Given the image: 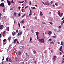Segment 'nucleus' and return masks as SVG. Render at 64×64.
<instances>
[{"mask_svg": "<svg viewBox=\"0 0 64 64\" xmlns=\"http://www.w3.org/2000/svg\"><path fill=\"white\" fill-rule=\"evenodd\" d=\"M24 64H27V62L26 61H24Z\"/></svg>", "mask_w": 64, "mask_h": 64, "instance_id": "a211bd4d", "label": "nucleus"}, {"mask_svg": "<svg viewBox=\"0 0 64 64\" xmlns=\"http://www.w3.org/2000/svg\"><path fill=\"white\" fill-rule=\"evenodd\" d=\"M42 3L43 4H44V5H46V4H45V3H44V2H42Z\"/></svg>", "mask_w": 64, "mask_h": 64, "instance_id": "603ef678", "label": "nucleus"}, {"mask_svg": "<svg viewBox=\"0 0 64 64\" xmlns=\"http://www.w3.org/2000/svg\"><path fill=\"white\" fill-rule=\"evenodd\" d=\"M63 15V14L62 13H61L60 14V17H62V16Z\"/></svg>", "mask_w": 64, "mask_h": 64, "instance_id": "4468645a", "label": "nucleus"}, {"mask_svg": "<svg viewBox=\"0 0 64 64\" xmlns=\"http://www.w3.org/2000/svg\"><path fill=\"white\" fill-rule=\"evenodd\" d=\"M22 33L23 32H22V31H20V34L22 35Z\"/></svg>", "mask_w": 64, "mask_h": 64, "instance_id": "aec40b11", "label": "nucleus"}, {"mask_svg": "<svg viewBox=\"0 0 64 64\" xmlns=\"http://www.w3.org/2000/svg\"><path fill=\"white\" fill-rule=\"evenodd\" d=\"M6 60L7 61H8L9 60V58H6Z\"/></svg>", "mask_w": 64, "mask_h": 64, "instance_id": "72a5a7b5", "label": "nucleus"}, {"mask_svg": "<svg viewBox=\"0 0 64 64\" xmlns=\"http://www.w3.org/2000/svg\"><path fill=\"white\" fill-rule=\"evenodd\" d=\"M34 54H36V51H35V50H34Z\"/></svg>", "mask_w": 64, "mask_h": 64, "instance_id": "c9c22d12", "label": "nucleus"}, {"mask_svg": "<svg viewBox=\"0 0 64 64\" xmlns=\"http://www.w3.org/2000/svg\"><path fill=\"white\" fill-rule=\"evenodd\" d=\"M56 58H57V56H54L53 58L54 60L56 61Z\"/></svg>", "mask_w": 64, "mask_h": 64, "instance_id": "0eeeda50", "label": "nucleus"}, {"mask_svg": "<svg viewBox=\"0 0 64 64\" xmlns=\"http://www.w3.org/2000/svg\"><path fill=\"white\" fill-rule=\"evenodd\" d=\"M58 12V15L59 16H60V11H59Z\"/></svg>", "mask_w": 64, "mask_h": 64, "instance_id": "2eb2a0df", "label": "nucleus"}, {"mask_svg": "<svg viewBox=\"0 0 64 64\" xmlns=\"http://www.w3.org/2000/svg\"><path fill=\"white\" fill-rule=\"evenodd\" d=\"M18 25H19V28L20 27V23H18Z\"/></svg>", "mask_w": 64, "mask_h": 64, "instance_id": "5fc2aeb1", "label": "nucleus"}, {"mask_svg": "<svg viewBox=\"0 0 64 64\" xmlns=\"http://www.w3.org/2000/svg\"><path fill=\"white\" fill-rule=\"evenodd\" d=\"M50 3L51 4H52L53 3V2L52 1L50 2Z\"/></svg>", "mask_w": 64, "mask_h": 64, "instance_id": "69168bd1", "label": "nucleus"}, {"mask_svg": "<svg viewBox=\"0 0 64 64\" xmlns=\"http://www.w3.org/2000/svg\"><path fill=\"white\" fill-rule=\"evenodd\" d=\"M22 12H25V10L24 9H22Z\"/></svg>", "mask_w": 64, "mask_h": 64, "instance_id": "ddd939ff", "label": "nucleus"}, {"mask_svg": "<svg viewBox=\"0 0 64 64\" xmlns=\"http://www.w3.org/2000/svg\"><path fill=\"white\" fill-rule=\"evenodd\" d=\"M51 40H52V39L51 38H50L49 40L48 41H51Z\"/></svg>", "mask_w": 64, "mask_h": 64, "instance_id": "37998d69", "label": "nucleus"}, {"mask_svg": "<svg viewBox=\"0 0 64 64\" xmlns=\"http://www.w3.org/2000/svg\"><path fill=\"white\" fill-rule=\"evenodd\" d=\"M16 54L17 55V56H18L19 55V53H18L17 52H16Z\"/></svg>", "mask_w": 64, "mask_h": 64, "instance_id": "5701e85b", "label": "nucleus"}, {"mask_svg": "<svg viewBox=\"0 0 64 64\" xmlns=\"http://www.w3.org/2000/svg\"><path fill=\"white\" fill-rule=\"evenodd\" d=\"M3 35L4 37H5V34H3Z\"/></svg>", "mask_w": 64, "mask_h": 64, "instance_id": "393cba45", "label": "nucleus"}, {"mask_svg": "<svg viewBox=\"0 0 64 64\" xmlns=\"http://www.w3.org/2000/svg\"><path fill=\"white\" fill-rule=\"evenodd\" d=\"M45 3L46 4V5H49L50 4L48 2H46Z\"/></svg>", "mask_w": 64, "mask_h": 64, "instance_id": "9d476101", "label": "nucleus"}, {"mask_svg": "<svg viewBox=\"0 0 64 64\" xmlns=\"http://www.w3.org/2000/svg\"><path fill=\"white\" fill-rule=\"evenodd\" d=\"M21 14L20 13L18 14V15L19 16H20Z\"/></svg>", "mask_w": 64, "mask_h": 64, "instance_id": "de8ad7c7", "label": "nucleus"}, {"mask_svg": "<svg viewBox=\"0 0 64 64\" xmlns=\"http://www.w3.org/2000/svg\"><path fill=\"white\" fill-rule=\"evenodd\" d=\"M61 44L60 45H63V42H61Z\"/></svg>", "mask_w": 64, "mask_h": 64, "instance_id": "cd10ccee", "label": "nucleus"}, {"mask_svg": "<svg viewBox=\"0 0 64 64\" xmlns=\"http://www.w3.org/2000/svg\"><path fill=\"white\" fill-rule=\"evenodd\" d=\"M4 26V25H1V24H0V29H3Z\"/></svg>", "mask_w": 64, "mask_h": 64, "instance_id": "39448f33", "label": "nucleus"}, {"mask_svg": "<svg viewBox=\"0 0 64 64\" xmlns=\"http://www.w3.org/2000/svg\"><path fill=\"white\" fill-rule=\"evenodd\" d=\"M42 24H46V23H45V22L44 23L43 22H42Z\"/></svg>", "mask_w": 64, "mask_h": 64, "instance_id": "4c0bfd02", "label": "nucleus"}, {"mask_svg": "<svg viewBox=\"0 0 64 64\" xmlns=\"http://www.w3.org/2000/svg\"><path fill=\"white\" fill-rule=\"evenodd\" d=\"M31 32H32V33H33V30H31Z\"/></svg>", "mask_w": 64, "mask_h": 64, "instance_id": "774afa93", "label": "nucleus"}, {"mask_svg": "<svg viewBox=\"0 0 64 64\" xmlns=\"http://www.w3.org/2000/svg\"><path fill=\"white\" fill-rule=\"evenodd\" d=\"M24 1H23L22 2H19V3H24Z\"/></svg>", "mask_w": 64, "mask_h": 64, "instance_id": "412c9836", "label": "nucleus"}, {"mask_svg": "<svg viewBox=\"0 0 64 64\" xmlns=\"http://www.w3.org/2000/svg\"><path fill=\"white\" fill-rule=\"evenodd\" d=\"M11 2H12V3H14V2H13V0H12V1Z\"/></svg>", "mask_w": 64, "mask_h": 64, "instance_id": "13d9d810", "label": "nucleus"}, {"mask_svg": "<svg viewBox=\"0 0 64 64\" xmlns=\"http://www.w3.org/2000/svg\"><path fill=\"white\" fill-rule=\"evenodd\" d=\"M20 8H21V7L20 6H18V9L19 10H20Z\"/></svg>", "mask_w": 64, "mask_h": 64, "instance_id": "3c124183", "label": "nucleus"}, {"mask_svg": "<svg viewBox=\"0 0 64 64\" xmlns=\"http://www.w3.org/2000/svg\"><path fill=\"white\" fill-rule=\"evenodd\" d=\"M24 22L23 20H22V23H24Z\"/></svg>", "mask_w": 64, "mask_h": 64, "instance_id": "4d7b16f0", "label": "nucleus"}, {"mask_svg": "<svg viewBox=\"0 0 64 64\" xmlns=\"http://www.w3.org/2000/svg\"><path fill=\"white\" fill-rule=\"evenodd\" d=\"M18 36H19L20 35V32H19L18 34Z\"/></svg>", "mask_w": 64, "mask_h": 64, "instance_id": "473e14b6", "label": "nucleus"}, {"mask_svg": "<svg viewBox=\"0 0 64 64\" xmlns=\"http://www.w3.org/2000/svg\"><path fill=\"white\" fill-rule=\"evenodd\" d=\"M45 39V37H44V38H42V39H40L38 40L40 43H44V42H45V41H44V39Z\"/></svg>", "mask_w": 64, "mask_h": 64, "instance_id": "f257e3e1", "label": "nucleus"}, {"mask_svg": "<svg viewBox=\"0 0 64 64\" xmlns=\"http://www.w3.org/2000/svg\"><path fill=\"white\" fill-rule=\"evenodd\" d=\"M5 30H4V32L3 34H5Z\"/></svg>", "mask_w": 64, "mask_h": 64, "instance_id": "864d4df0", "label": "nucleus"}, {"mask_svg": "<svg viewBox=\"0 0 64 64\" xmlns=\"http://www.w3.org/2000/svg\"><path fill=\"white\" fill-rule=\"evenodd\" d=\"M30 13H32V11L31 10H30Z\"/></svg>", "mask_w": 64, "mask_h": 64, "instance_id": "6e6d98bb", "label": "nucleus"}, {"mask_svg": "<svg viewBox=\"0 0 64 64\" xmlns=\"http://www.w3.org/2000/svg\"><path fill=\"white\" fill-rule=\"evenodd\" d=\"M49 23L50 24H51V25H52L53 24V23H52L51 22H50Z\"/></svg>", "mask_w": 64, "mask_h": 64, "instance_id": "c85d7f7f", "label": "nucleus"}, {"mask_svg": "<svg viewBox=\"0 0 64 64\" xmlns=\"http://www.w3.org/2000/svg\"><path fill=\"white\" fill-rule=\"evenodd\" d=\"M14 16L15 17L16 16V12H14Z\"/></svg>", "mask_w": 64, "mask_h": 64, "instance_id": "c756f323", "label": "nucleus"}, {"mask_svg": "<svg viewBox=\"0 0 64 64\" xmlns=\"http://www.w3.org/2000/svg\"><path fill=\"white\" fill-rule=\"evenodd\" d=\"M21 54V52L20 51H18V54H19V55H20Z\"/></svg>", "mask_w": 64, "mask_h": 64, "instance_id": "f3484780", "label": "nucleus"}, {"mask_svg": "<svg viewBox=\"0 0 64 64\" xmlns=\"http://www.w3.org/2000/svg\"><path fill=\"white\" fill-rule=\"evenodd\" d=\"M8 5H11V2L8 1Z\"/></svg>", "mask_w": 64, "mask_h": 64, "instance_id": "6e6552de", "label": "nucleus"}, {"mask_svg": "<svg viewBox=\"0 0 64 64\" xmlns=\"http://www.w3.org/2000/svg\"><path fill=\"white\" fill-rule=\"evenodd\" d=\"M40 16H42L43 15V14H42V12H41L40 13Z\"/></svg>", "mask_w": 64, "mask_h": 64, "instance_id": "6ab92c4d", "label": "nucleus"}, {"mask_svg": "<svg viewBox=\"0 0 64 64\" xmlns=\"http://www.w3.org/2000/svg\"><path fill=\"white\" fill-rule=\"evenodd\" d=\"M0 6L2 7H4V3L3 2L1 3L0 4Z\"/></svg>", "mask_w": 64, "mask_h": 64, "instance_id": "20e7f679", "label": "nucleus"}, {"mask_svg": "<svg viewBox=\"0 0 64 64\" xmlns=\"http://www.w3.org/2000/svg\"><path fill=\"white\" fill-rule=\"evenodd\" d=\"M8 31H9V27H8Z\"/></svg>", "mask_w": 64, "mask_h": 64, "instance_id": "bb28decb", "label": "nucleus"}, {"mask_svg": "<svg viewBox=\"0 0 64 64\" xmlns=\"http://www.w3.org/2000/svg\"><path fill=\"white\" fill-rule=\"evenodd\" d=\"M62 27L61 26H59L58 27V28H60H60H61Z\"/></svg>", "mask_w": 64, "mask_h": 64, "instance_id": "a19ab883", "label": "nucleus"}, {"mask_svg": "<svg viewBox=\"0 0 64 64\" xmlns=\"http://www.w3.org/2000/svg\"><path fill=\"white\" fill-rule=\"evenodd\" d=\"M32 15V13H30L29 14V16H31Z\"/></svg>", "mask_w": 64, "mask_h": 64, "instance_id": "49530a36", "label": "nucleus"}, {"mask_svg": "<svg viewBox=\"0 0 64 64\" xmlns=\"http://www.w3.org/2000/svg\"><path fill=\"white\" fill-rule=\"evenodd\" d=\"M25 15H26V14H24L22 16V18H23V17Z\"/></svg>", "mask_w": 64, "mask_h": 64, "instance_id": "a878e982", "label": "nucleus"}, {"mask_svg": "<svg viewBox=\"0 0 64 64\" xmlns=\"http://www.w3.org/2000/svg\"><path fill=\"white\" fill-rule=\"evenodd\" d=\"M36 38L38 40H39V38H38V36H37Z\"/></svg>", "mask_w": 64, "mask_h": 64, "instance_id": "a18cd8bd", "label": "nucleus"}, {"mask_svg": "<svg viewBox=\"0 0 64 64\" xmlns=\"http://www.w3.org/2000/svg\"><path fill=\"white\" fill-rule=\"evenodd\" d=\"M6 40L5 39L3 41L4 42H6Z\"/></svg>", "mask_w": 64, "mask_h": 64, "instance_id": "e433bc0d", "label": "nucleus"}, {"mask_svg": "<svg viewBox=\"0 0 64 64\" xmlns=\"http://www.w3.org/2000/svg\"><path fill=\"white\" fill-rule=\"evenodd\" d=\"M31 8H32V9H36V8H35V7H34L33 8H32V7Z\"/></svg>", "mask_w": 64, "mask_h": 64, "instance_id": "b1692460", "label": "nucleus"}, {"mask_svg": "<svg viewBox=\"0 0 64 64\" xmlns=\"http://www.w3.org/2000/svg\"><path fill=\"white\" fill-rule=\"evenodd\" d=\"M5 11V8H4L3 9V12H4Z\"/></svg>", "mask_w": 64, "mask_h": 64, "instance_id": "4be33fe9", "label": "nucleus"}, {"mask_svg": "<svg viewBox=\"0 0 64 64\" xmlns=\"http://www.w3.org/2000/svg\"><path fill=\"white\" fill-rule=\"evenodd\" d=\"M8 39L9 42H10V41L11 40V36H10V38H8Z\"/></svg>", "mask_w": 64, "mask_h": 64, "instance_id": "1a4fd4ad", "label": "nucleus"}, {"mask_svg": "<svg viewBox=\"0 0 64 64\" xmlns=\"http://www.w3.org/2000/svg\"><path fill=\"white\" fill-rule=\"evenodd\" d=\"M60 55H62V52H60Z\"/></svg>", "mask_w": 64, "mask_h": 64, "instance_id": "680f3d73", "label": "nucleus"}, {"mask_svg": "<svg viewBox=\"0 0 64 64\" xmlns=\"http://www.w3.org/2000/svg\"><path fill=\"white\" fill-rule=\"evenodd\" d=\"M19 48L20 50H23V49H24V47L23 46H20L19 47Z\"/></svg>", "mask_w": 64, "mask_h": 64, "instance_id": "f03ea898", "label": "nucleus"}, {"mask_svg": "<svg viewBox=\"0 0 64 64\" xmlns=\"http://www.w3.org/2000/svg\"><path fill=\"white\" fill-rule=\"evenodd\" d=\"M12 34L13 35V36H15V35H16V32H12Z\"/></svg>", "mask_w": 64, "mask_h": 64, "instance_id": "423d86ee", "label": "nucleus"}, {"mask_svg": "<svg viewBox=\"0 0 64 64\" xmlns=\"http://www.w3.org/2000/svg\"><path fill=\"white\" fill-rule=\"evenodd\" d=\"M9 61H10V62H12V60L10 58L9 59Z\"/></svg>", "mask_w": 64, "mask_h": 64, "instance_id": "dca6fc26", "label": "nucleus"}, {"mask_svg": "<svg viewBox=\"0 0 64 64\" xmlns=\"http://www.w3.org/2000/svg\"><path fill=\"white\" fill-rule=\"evenodd\" d=\"M61 24L62 25V26H64V25H63V24L62 22L61 23Z\"/></svg>", "mask_w": 64, "mask_h": 64, "instance_id": "ea45409f", "label": "nucleus"}, {"mask_svg": "<svg viewBox=\"0 0 64 64\" xmlns=\"http://www.w3.org/2000/svg\"><path fill=\"white\" fill-rule=\"evenodd\" d=\"M30 61L31 63H34V60L33 59H31L30 60Z\"/></svg>", "mask_w": 64, "mask_h": 64, "instance_id": "7ed1b4c3", "label": "nucleus"}, {"mask_svg": "<svg viewBox=\"0 0 64 64\" xmlns=\"http://www.w3.org/2000/svg\"><path fill=\"white\" fill-rule=\"evenodd\" d=\"M36 35L37 36H38V34H39V32H36Z\"/></svg>", "mask_w": 64, "mask_h": 64, "instance_id": "9b49d317", "label": "nucleus"}, {"mask_svg": "<svg viewBox=\"0 0 64 64\" xmlns=\"http://www.w3.org/2000/svg\"><path fill=\"white\" fill-rule=\"evenodd\" d=\"M50 44H54V43L52 42H51L50 43Z\"/></svg>", "mask_w": 64, "mask_h": 64, "instance_id": "c03bdc74", "label": "nucleus"}, {"mask_svg": "<svg viewBox=\"0 0 64 64\" xmlns=\"http://www.w3.org/2000/svg\"><path fill=\"white\" fill-rule=\"evenodd\" d=\"M55 5H56V6H58V4H57L56 3L55 4Z\"/></svg>", "mask_w": 64, "mask_h": 64, "instance_id": "8fccbe9b", "label": "nucleus"}, {"mask_svg": "<svg viewBox=\"0 0 64 64\" xmlns=\"http://www.w3.org/2000/svg\"><path fill=\"white\" fill-rule=\"evenodd\" d=\"M31 2L30 1L29 3V5H31Z\"/></svg>", "mask_w": 64, "mask_h": 64, "instance_id": "7c9ffc66", "label": "nucleus"}, {"mask_svg": "<svg viewBox=\"0 0 64 64\" xmlns=\"http://www.w3.org/2000/svg\"><path fill=\"white\" fill-rule=\"evenodd\" d=\"M62 48H63V46H61L60 47V48H61V49H62Z\"/></svg>", "mask_w": 64, "mask_h": 64, "instance_id": "0e129e2a", "label": "nucleus"}, {"mask_svg": "<svg viewBox=\"0 0 64 64\" xmlns=\"http://www.w3.org/2000/svg\"><path fill=\"white\" fill-rule=\"evenodd\" d=\"M17 41V40L16 39H15L14 40V43H16V41Z\"/></svg>", "mask_w": 64, "mask_h": 64, "instance_id": "f8f14e48", "label": "nucleus"}, {"mask_svg": "<svg viewBox=\"0 0 64 64\" xmlns=\"http://www.w3.org/2000/svg\"><path fill=\"white\" fill-rule=\"evenodd\" d=\"M16 33H18V32H19V31H18V30H16Z\"/></svg>", "mask_w": 64, "mask_h": 64, "instance_id": "052dcab7", "label": "nucleus"}, {"mask_svg": "<svg viewBox=\"0 0 64 64\" xmlns=\"http://www.w3.org/2000/svg\"><path fill=\"white\" fill-rule=\"evenodd\" d=\"M56 37V36H53V38H55Z\"/></svg>", "mask_w": 64, "mask_h": 64, "instance_id": "58836bf2", "label": "nucleus"}, {"mask_svg": "<svg viewBox=\"0 0 64 64\" xmlns=\"http://www.w3.org/2000/svg\"><path fill=\"white\" fill-rule=\"evenodd\" d=\"M62 63H64V61L63 60H62Z\"/></svg>", "mask_w": 64, "mask_h": 64, "instance_id": "bf43d9fd", "label": "nucleus"}, {"mask_svg": "<svg viewBox=\"0 0 64 64\" xmlns=\"http://www.w3.org/2000/svg\"><path fill=\"white\" fill-rule=\"evenodd\" d=\"M4 60V57L3 58V59H2V61H3V60Z\"/></svg>", "mask_w": 64, "mask_h": 64, "instance_id": "338daca9", "label": "nucleus"}, {"mask_svg": "<svg viewBox=\"0 0 64 64\" xmlns=\"http://www.w3.org/2000/svg\"><path fill=\"white\" fill-rule=\"evenodd\" d=\"M16 61H19V60H18V59L16 58Z\"/></svg>", "mask_w": 64, "mask_h": 64, "instance_id": "2f4dec72", "label": "nucleus"}, {"mask_svg": "<svg viewBox=\"0 0 64 64\" xmlns=\"http://www.w3.org/2000/svg\"><path fill=\"white\" fill-rule=\"evenodd\" d=\"M59 50L60 51H62V49L60 48V49H59Z\"/></svg>", "mask_w": 64, "mask_h": 64, "instance_id": "09e8293b", "label": "nucleus"}, {"mask_svg": "<svg viewBox=\"0 0 64 64\" xmlns=\"http://www.w3.org/2000/svg\"><path fill=\"white\" fill-rule=\"evenodd\" d=\"M17 43L18 44H19V42L18 40L17 41Z\"/></svg>", "mask_w": 64, "mask_h": 64, "instance_id": "e2e57ef3", "label": "nucleus"}, {"mask_svg": "<svg viewBox=\"0 0 64 64\" xmlns=\"http://www.w3.org/2000/svg\"><path fill=\"white\" fill-rule=\"evenodd\" d=\"M30 42H31V41H32V38H31V37H30Z\"/></svg>", "mask_w": 64, "mask_h": 64, "instance_id": "f704fd0d", "label": "nucleus"}, {"mask_svg": "<svg viewBox=\"0 0 64 64\" xmlns=\"http://www.w3.org/2000/svg\"><path fill=\"white\" fill-rule=\"evenodd\" d=\"M60 31V30L59 29L58 31H57V32H59Z\"/></svg>", "mask_w": 64, "mask_h": 64, "instance_id": "79ce46f5", "label": "nucleus"}]
</instances>
